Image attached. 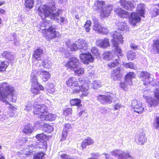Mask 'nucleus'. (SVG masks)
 <instances>
[{
	"label": "nucleus",
	"instance_id": "13d9d810",
	"mask_svg": "<svg viewBox=\"0 0 159 159\" xmlns=\"http://www.w3.org/2000/svg\"><path fill=\"white\" fill-rule=\"evenodd\" d=\"M155 121L156 122L154 123V126L156 128H158L159 127V117L156 118Z\"/></svg>",
	"mask_w": 159,
	"mask_h": 159
},
{
	"label": "nucleus",
	"instance_id": "774afa93",
	"mask_svg": "<svg viewBox=\"0 0 159 159\" xmlns=\"http://www.w3.org/2000/svg\"><path fill=\"white\" fill-rule=\"evenodd\" d=\"M38 89H40L41 90H43L44 89V87L42 86L41 85H40L39 84H38Z\"/></svg>",
	"mask_w": 159,
	"mask_h": 159
},
{
	"label": "nucleus",
	"instance_id": "79ce46f5",
	"mask_svg": "<svg viewBox=\"0 0 159 159\" xmlns=\"http://www.w3.org/2000/svg\"><path fill=\"white\" fill-rule=\"evenodd\" d=\"M119 30L123 31H126L128 30V28L125 23L121 22L118 26Z\"/></svg>",
	"mask_w": 159,
	"mask_h": 159
},
{
	"label": "nucleus",
	"instance_id": "2f4dec72",
	"mask_svg": "<svg viewBox=\"0 0 159 159\" xmlns=\"http://www.w3.org/2000/svg\"><path fill=\"white\" fill-rule=\"evenodd\" d=\"M25 2L24 5L26 8L31 9L33 7L34 0H25Z\"/></svg>",
	"mask_w": 159,
	"mask_h": 159
},
{
	"label": "nucleus",
	"instance_id": "0e129e2a",
	"mask_svg": "<svg viewBox=\"0 0 159 159\" xmlns=\"http://www.w3.org/2000/svg\"><path fill=\"white\" fill-rule=\"evenodd\" d=\"M47 91L48 93L51 94H53L55 93V90L53 88L48 89Z\"/></svg>",
	"mask_w": 159,
	"mask_h": 159
},
{
	"label": "nucleus",
	"instance_id": "9b49d317",
	"mask_svg": "<svg viewBox=\"0 0 159 159\" xmlns=\"http://www.w3.org/2000/svg\"><path fill=\"white\" fill-rule=\"evenodd\" d=\"M111 154L115 157H118V159H134L129 153L125 152L120 150L116 149L111 152Z\"/></svg>",
	"mask_w": 159,
	"mask_h": 159
},
{
	"label": "nucleus",
	"instance_id": "3c124183",
	"mask_svg": "<svg viewBox=\"0 0 159 159\" xmlns=\"http://www.w3.org/2000/svg\"><path fill=\"white\" fill-rule=\"evenodd\" d=\"M157 6L159 7V8H157L155 7L153 9V16L155 17L159 14V3L157 4Z\"/></svg>",
	"mask_w": 159,
	"mask_h": 159
},
{
	"label": "nucleus",
	"instance_id": "6e6552de",
	"mask_svg": "<svg viewBox=\"0 0 159 159\" xmlns=\"http://www.w3.org/2000/svg\"><path fill=\"white\" fill-rule=\"evenodd\" d=\"M33 112L34 115H38L41 120L42 116H44L47 114L48 110L47 107L45 105L34 104V105Z\"/></svg>",
	"mask_w": 159,
	"mask_h": 159
},
{
	"label": "nucleus",
	"instance_id": "6e6d98bb",
	"mask_svg": "<svg viewBox=\"0 0 159 159\" xmlns=\"http://www.w3.org/2000/svg\"><path fill=\"white\" fill-rule=\"evenodd\" d=\"M92 53L95 56L98 54V50L96 47H93L91 49Z\"/></svg>",
	"mask_w": 159,
	"mask_h": 159
},
{
	"label": "nucleus",
	"instance_id": "f03ea898",
	"mask_svg": "<svg viewBox=\"0 0 159 159\" xmlns=\"http://www.w3.org/2000/svg\"><path fill=\"white\" fill-rule=\"evenodd\" d=\"M66 84L67 86H71V89L73 93L82 92V96H87L89 94V89L90 84L88 81L83 78H79L78 80L75 77L68 78Z\"/></svg>",
	"mask_w": 159,
	"mask_h": 159
},
{
	"label": "nucleus",
	"instance_id": "f704fd0d",
	"mask_svg": "<svg viewBox=\"0 0 159 159\" xmlns=\"http://www.w3.org/2000/svg\"><path fill=\"white\" fill-rule=\"evenodd\" d=\"M42 65L45 68L49 69L51 67L52 62L48 60L45 59L43 60L42 62Z\"/></svg>",
	"mask_w": 159,
	"mask_h": 159
},
{
	"label": "nucleus",
	"instance_id": "49530a36",
	"mask_svg": "<svg viewBox=\"0 0 159 159\" xmlns=\"http://www.w3.org/2000/svg\"><path fill=\"white\" fill-rule=\"evenodd\" d=\"M36 137L38 140V141H43L44 140L46 136L43 133H41L37 134Z\"/></svg>",
	"mask_w": 159,
	"mask_h": 159
},
{
	"label": "nucleus",
	"instance_id": "69168bd1",
	"mask_svg": "<svg viewBox=\"0 0 159 159\" xmlns=\"http://www.w3.org/2000/svg\"><path fill=\"white\" fill-rule=\"evenodd\" d=\"M7 118L6 115L3 114H0V120H3Z\"/></svg>",
	"mask_w": 159,
	"mask_h": 159
},
{
	"label": "nucleus",
	"instance_id": "cd10ccee",
	"mask_svg": "<svg viewBox=\"0 0 159 159\" xmlns=\"http://www.w3.org/2000/svg\"><path fill=\"white\" fill-rule=\"evenodd\" d=\"M56 116V115L52 113L47 114L44 116H42L41 120H48L50 121H53L55 120Z\"/></svg>",
	"mask_w": 159,
	"mask_h": 159
},
{
	"label": "nucleus",
	"instance_id": "423d86ee",
	"mask_svg": "<svg viewBox=\"0 0 159 159\" xmlns=\"http://www.w3.org/2000/svg\"><path fill=\"white\" fill-rule=\"evenodd\" d=\"M76 43H72L70 41H69L66 43V44L71 51H75L79 49L81 52H84L88 50L87 44L84 40L80 39Z\"/></svg>",
	"mask_w": 159,
	"mask_h": 159
},
{
	"label": "nucleus",
	"instance_id": "dca6fc26",
	"mask_svg": "<svg viewBox=\"0 0 159 159\" xmlns=\"http://www.w3.org/2000/svg\"><path fill=\"white\" fill-rule=\"evenodd\" d=\"M79 65L78 60L76 57L70 58L66 64V66L70 70H73Z\"/></svg>",
	"mask_w": 159,
	"mask_h": 159
},
{
	"label": "nucleus",
	"instance_id": "4d7b16f0",
	"mask_svg": "<svg viewBox=\"0 0 159 159\" xmlns=\"http://www.w3.org/2000/svg\"><path fill=\"white\" fill-rule=\"evenodd\" d=\"M108 32V30L107 28L103 27L102 26L100 32L99 33H102L103 34H106Z\"/></svg>",
	"mask_w": 159,
	"mask_h": 159
},
{
	"label": "nucleus",
	"instance_id": "58836bf2",
	"mask_svg": "<svg viewBox=\"0 0 159 159\" xmlns=\"http://www.w3.org/2000/svg\"><path fill=\"white\" fill-rule=\"evenodd\" d=\"M33 106L32 102H29L25 103L24 108H23L24 110L29 111L31 110Z\"/></svg>",
	"mask_w": 159,
	"mask_h": 159
},
{
	"label": "nucleus",
	"instance_id": "4be33fe9",
	"mask_svg": "<svg viewBox=\"0 0 159 159\" xmlns=\"http://www.w3.org/2000/svg\"><path fill=\"white\" fill-rule=\"evenodd\" d=\"M92 19L94 23L93 26V30L96 32L99 33L100 32L102 26L98 23V19L93 17Z\"/></svg>",
	"mask_w": 159,
	"mask_h": 159
},
{
	"label": "nucleus",
	"instance_id": "0eeeda50",
	"mask_svg": "<svg viewBox=\"0 0 159 159\" xmlns=\"http://www.w3.org/2000/svg\"><path fill=\"white\" fill-rule=\"evenodd\" d=\"M143 97L149 103L150 106H155L159 103V89L156 88L154 91V96L156 99H153L148 96L149 93V91H144Z\"/></svg>",
	"mask_w": 159,
	"mask_h": 159
},
{
	"label": "nucleus",
	"instance_id": "412c9836",
	"mask_svg": "<svg viewBox=\"0 0 159 159\" xmlns=\"http://www.w3.org/2000/svg\"><path fill=\"white\" fill-rule=\"evenodd\" d=\"M115 12L119 16L122 18H127L129 16L128 12L120 8H117L114 9Z\"/></svg>",
	"mask_w": 159,
	"mask_h": 159
},
{
	"label": "nucleus",
	"instance_id": "9d476101",
	"mask_svg": "<svg viewBox=\"0 0 159 159\" xmlns=\"http://www.w3.org/2000/svg\"><path fill=\"white\" fill-rule=\"evenodd\" d=\"M37 71L35 70H33L31 75V82L32 87L31 91L32 93L35 94H37L39 93V90L38 86V81L37 77L36 75Z\"/></svg>",
	"mask_w": 159,
	"mask_h": 159
},
{
	"label": "nucleus",
	"instance_id": "20e7f679",
	"mask_svg": "<svg viewBox=\"0 0 159 159\" xmlns=\"http://www.w3.org/2000/svg\"><path fill=\"white\" fill-rule=\"evenodd\" d=\"M111 35L113 37L111 41L113 45V47L115 49V54L118 57L122 56L123 54L120 48L118 45L120 43L122 44L123 42V38L122 35L118 31L112 32Z\"/></svg>",
	"mask_w": 159,
	"mask_h": 159
},
{
	"label": "nucleus",
	"instance_id": "de8ad7c7",
	"mask_svg": "<svg viewBox=\"0 0 159 159\" xmlns=\"http://www.w3.org/2000/svg\"><path fill=\"white\" fill-rule=\"evenodd\" d=\"M117 60V59H116L113 62L108 63L107 66L108 68L111 69L117 66L119 63Z\"/></svg>",
	"mask_w": 159,
	"mask_h": 159
},
{
	"label": "nucleus",
	"instance_id": "a18cd8bd",
	"mask_svg": "<svg viewBox=\"0 0 159 159\" xmlns=\"http://www.w3.org/2000/svg\"><path fill=\"white\" fill-rule=\"evenodd\" d=\"M28 149L26 150L25 152H24V153L26 155H32V150L34 149L35 148L33 145H32L29 146H28Z\"/></svg>",
	"mask_w": 159,
	"mask_h": 159
},
{
	"label": "nucleus",
	"instance_id": "2eb2a0df",
	"mask_svg": "<svg viewBox=\"0 0 159 159\" xmlns=\"http://www.w3.org/2000/svg\"><path fill=\"white\" fill-rule=\"evenodd\" d=\"M131 108L132 111L140 114L142 112L144 109L142 107V103L136 100H134L132 101Z\"/></svg>",
	"mask_w": 159,
	"mask_h": 159
},
{
	"label": "nucleus",
	"instance_id": "09e8293b",
	"mask_svg": "<svg viewBox=\"0 0 159 159\" xmlns=\"http://www.w3.org/2000/svg\"><path fill=\"white\" fill-rule=\"evenodd\" d=\"M62 152H60L58 153V157L60 159H70V158L66 154H62Z\"/></svg>",
	"mask_w": 159,
	"mask_h": 159
},
{
	"label": "nucleus",
	"instance_id": "a878e982",
	"mask_svg": "<svg viewBox=\"0 0 159 159\" xmlns=\"http://www.w3.org/2000/svg\"><path fill=\"white\" fill-rule=\"evenodd\" d=\"M103 57L105 60H110L114 58L115 55L110 51H105L103 54Z\"/></svg>",
	"mask_w": 159,
	"mask_h": 159
},
{
	"label": "nucleus",
	"instance_id": "c03bdc74",
	"mask_svg": "<svg viewBox=\"0 0 159 159\" xmlns=\"http://www.w3.org/2000/svg\"><path fill=\"white\" fill-rule=\"evenodd\" d=\"M91 25V22L90 20H87L84 25V27L87 32H89L90 30V27Z\"/></svg>",
	"mask_w": 159,
	"mask_h": 159
},
{
	"label": "nucleus",
	"instance_id": "4468645a",
	"mask_svg": "<svg viewBox=\"0 0 159 159\" xmlns=\"http://www.w3.org/2000/svg\"><path fill=\"white\" fill-rule=\"evenodd\" d=\"M80 57L81 61L85 64L93 62L94 59L93 56L90 53H88L87 51L80 53Z\"/></svg>",
	"mask_w": 159,
	"mask_h": 159
},
{
	"label": "nucleus",
	"instance_id": "680f3d73",
	"mask_svg": "<svg viewBox=\"0 0 159 159\" xmlns=\"http://www.w3.org/2000/svg\"><path fill=\"white\" fill-rule=\"evenodd\" d=\"M130 47L131 48L134 50H136L138 48V45L133 43H131L130 44Z\"/></svg>",
	"mask_w": 159,
	"mask_h": 159
},
{
	"label": "nucleus",
	"instance_id": "f257e3e1",
	"mask_svg": "<svg viewBox=\"0 0 159 159\" xmlns=\"http://www.w3.org/2000/svg\"><path fill=\"white\" fill-rule=\"evenodd\" d=\"M55 10L54 5H52V7L51 8L47 5H42L38 10L39 16L43 20L41 24L39 25L40 28L39 31L42 32L46 39L49 41L61 36L58 32L56 31L52 22L49 20H44L46 17H49L52 20H58L60 14L62 13V10L58 9L57 11L54 12Z\"/></svg>",
	"mask_w": 159,
	"mask_h": 159
},
{
	"label": "nucleus",
	"instance_id": "c85d7f7f",
	"mask_svg": "<svg viewBox=\"0 0 159 159\" xmlns=\"http://www.w3.org/2000/svg\"><path fill=\"white\" fill-rule=\"evenodd\" d=\"M40 75L44 81H47L50 78V73L48 71L42 70L40 72Z\"/></svg>",
	"mask_w": 159,
	"mask_h": 159
},
{
	"label": "nucleus",
	"instance_id": "5701e85b",
	"mask_svg": "<svg viewBox=\"0 0 159 159\" xmlns=\"http://www.w3.org/2000/svg\"><path fill=\"white\" fill-rule=\"evenodd\" d=\"M136 141L139 145H143L146 141L145 134L141 133L138 134L136 138Z\"/></svg>",
	"mask_w": 159,
	"mask_h": 159
},
{
	"label": "nucleus",
	"instance_id": "39448f33",
	"mask_svg": "<svg viewBox=\"0 0 159 159\" xmlns=\"http://www.w3.org/2000/svg\"><path fill=\"white\" fill-rule=\"evenodd\" d=\"M145 8L143 4H139L137 8V12L132 13L129 18V21L130 24L135 26L140 22V16L143 17L144 14Z\"/></svg>",
	"mask_w": 159,
	"mask_h": 159
},
{
	"label": "nucleus",
	"instance_id": "e2e57ef3",
	"mask_svg": "<svg viewBox=\"0 0 159 159\" xmlns=\"http://www.w3.org/2000/svg\"><path fill=\"white\" fill-rule=\"evenodd\" d=\"M91 155L95 159H96L99 156V154L98 153H92Z\"/></svg>",
	"mask_w": 159,
	"mask_h": 159
},
{
	"label": "nucleus",
	"instance_id": "f3484780",
	"mask_svg": "<svg viewBox=\"0 0 159 159\" xmlns=\"http://www.w3.org/2000/svg\"><path fill=\"white\" fill-rule=\"evenodd\" d=\"M97 45L102 48H106L110 46L109 39L105 38L103 39H98L96 41Z\"/></svg>",
	"mask_w": 159,
	"mask_h": 159
},
{
	"label": "nucleus",
	"instance_id": "b1692460",
	"mask_svg": "<svg viewBox=\"0 0 159 159\" xmlns=\"http://www.w3.org/2000/svg\"><path fill=\"white\" fill-rule=\"evenodd\" d=\"M43 50L38 48L35 50L34 52L33 55L34 58L37 61H40L41 59V55L43 53Z\"/></svg>",
	"mask_w": 159,
	"mask_h": 159
},
{
	"label": "nucleus",
	"instance_id": "c756f323",
	"mask_svg": "<svg viewBox=\"0 0 159 159\" xmlns=\"http://www.w3.org/2000/svg\"><path fill=\"white\" fill-rule=\"evenodd\" d=\"M73 70L75 75L79 76L83 75L84 72V68L79 66V65Z\"/></svg>",
	"mask_w": 159,
	"mask_h": 159
},
{
	"label": "nucleus",
	"instance_id": "72a5a7b5",
	"mask_svg": "<svg viewBox=\"0 0 159 159\" xmlns=\"http://www.w3.org/2000/svg\"><path fill=\"white\" fill-rule=\"evenodd\" d=\"M43 141L37 142V143L38 144L35 145L36 147L40 148H46L47 146V142L45 141Z\"/></svg>",
	"mask_w": 159,
	"mask_h": 159
},
{
	"label": "nucleus",
	"instance_id": "f8f14e48",
	"mask_svg": "<svg viewBox=\"0 0 159 159\" xmlns=\"http://www.w3.org/2000/svg\"><path fill=\"white\" fill-rule=\"evenodd\" d=\"M138 0H120V2L121 6L128 10H132L135 5V2Z\"/></svg>",
	"mask_w": 159,
	"mask_h": 159
},
{
	"label": "nucleus",
	"instance_id": "7c9ffc66",
	"mask_svg": "<svg viewBox=\"0 0 159 159\" xmlns=\"http://www.w3.org/2000/svg\"><path fill=\"white\" fill-rule=\"evenodd\" d=\"M34 130L33 127L30 124L26 125L23 129V132L24 133L28 134L31 133Z\"/></svg>",
	"mask_w": 159,
	"mask_h": 159
},
{
	"label": "nucleus",
	"instance_id": "6ab92c4d",
	"mask_svg": "<svg viewBox=\"0 0 159 159\" xmlns=\"http://www.w3.org/2000/svg\"><path fill=\"white\" fill-rule=\"evenodd\" d=\"M98 99L102 103H106L110 104L112 102V98L109 95H100L98 97Z\"/></svg>",
	"mask_w": 159,
	"mask_h": 159
},
{
	"label": "nucleus",
	"instance_id": "ea45409f",
	"mask_svg": "<svg viewBox=\"0 0 159 159\" xmlns=\"http://www.w3.org/2000/svg\"><path fill=\"white\" fill-rule=\"evenodd\" d=\"M45 154L42 152H39L34 155L33 159H45Z\"/></svg>",
	"mask_w": 159,
	"mask_h": 159
},
{
	"label": "nucleus",
	"instance_id": "603ef678",
	"mask_svg": "<svg viewBox=\"0 0 159 159\" xmlns=\"http://www.w3.org/2000/svg\"><path fill=\"white\" fill-rule=\"evenodd\" d=\"M27 139L25 137L22 138L20 140L19 144L21 145L25 143L27 141Z\"/></svg>",
	"mask_w": 159,
	"mask_h": 159
},
{
	"label": "nucleus",
	"instance_id": "864d4df0",
	"mask_svg": "<svg viewBox=\"0 0 159 159\" xmlns=\"http://www.w3.org/2000/svg\"><path fill=\"white\" fill-rule=\"evenodd\" d=\"M2 55L5 56L7 59H10L11 58V53L8 52H4L3 53Z\"/></svg>",
	"mask_w": 159,
	"mask_h": 159
},
{
	"label": "nucleus",
	"instance_id": "7ed1b4c3",
	"mask_svg": "<svg viewBox=\"0 0 159 159\" xmlns=\"http://www.w3.org/2000/svg\"><path fill=\"white\" fill-rule=\"evenodd\" d=\"M14 88L7 83H2L0 84V101L8 103V101L15 102L17 99L13 93Z\"/></svg>",
	"mask_w": 159,
	"mask_h": 159
},
{
	"label": "nucleus",
	"instance_id": "1a4fd4ad",
	"mask_svg": "<svg viewBox=\"0 0 159 159\" xmlns=\"http://www.w3.org/2000/svg\"><path fill=\"white\" fill-rule=\"evenodd\" d=\"M141 79L144 85L151 84L155 86L156 84L154 83V79L150 77V74L147 72H141L140 74Z\"/></svg>",
	"mask_w": 159,
	"mask_h": 159
},
{
	"label": "nucleus",
	"instance_id": "052dcab7",
	"mask_svg": "<svg viewBox=\"0 0 159 159\" xmlns=\"http://www.w3.org/2000/svg\"><path fill=\"white\" fill-rule=\"evenodd\" d=\"M121 105L120 103H117L114 106V109L115 110H118L121 107Z\"/></svg>",
	"mask_w": 159,
	"mask_h": 159
},
{
	"label": "nucleus",
	"instance_id": "ddd939ff",
	"mask_svg": "<svg viewBox=\"0 0 159 159\" xmlns=\"http://www.w3.org/2000/svg\"><path fill=\"white\" fill-rule=\"evenodd\" d=\"M135 76L134 72H130L126 76L125 82L124 83H121L120 84V87L123 90L127 91L128 89L127 86L128 84L131 85L132 83L131 79L134 77Z\"/></svg>",
	"mask_w": 159,
	"mask_h": 159
},
{
	"label": "nucleus",
	"instance_id": "5fc2aeb1",
	"mask_svg": "<svg viewBox=\"0 0 159 159\" xmlns=\"http://www.w3.org/2000/svg\"><path fill=\"white\" fill-rule=\"evenodd\" d=\"M67 131L63 130L62 133V138L61 139V141L65 140L67 135Z\"/></svg>",
	"mask_w": 159,
	"mask_h": 159
},
{
	"label": "nucleus",
	"instance_id": "a19ab883",
	"mask_svg": "<svg viewBox=\"0 0 159 159\" xmlns=\"http://www.w3.org/2000/svg\"><path fill=\"white\" fill-rule=\"evenodd\" d=\"M80 100L78 98H75L70 100V103L72 105L78 106L80 105Z\"/></svg>",
	"mask_w": 159,
	"mask_h": 159
},
{
	"label": "nucleus",
	"instance_id": "bb28decb",
	"mask_svg": "<svg viewBox=\"0 0 159 159\" xmlns=\"http://www.w3.org/2000/svg\"><path fill=\"white\" fill-rule=\"evenodd\" d=\"M94 143L93 140L90 138H88L84 140L81 144V146L83 149L86 148L87 145H92Z\"/></svg>",
	"mask_w": 159,
	"mask_h": 159
},
{
	"label": "nucleus",
	"instance_id": "c9c22d12",
	"mask_svg": "<svg viewBox=\"0 0 159 159\" xmlns=\"http://www.w3.org/2000/svg\"><path fill=\"white\" fill-rule=\"evenodd\" d=\"M92 85L93 89H96L102 87V84L101 83L100 80H94L93 81Z\"/></svg>",
	"mask_w": 159,
	"mask_h": 159
},
{
	"label": "nucleus",
	"instance_id": "4c0bfd02",
	"mask_svg": "<svg viewBox=\"0 0 159 159\" xmlns=\"http://www.w3.org/2000/svg\"><path fill=\"white\" fill-rule=\"evenodd\" d=\"M8 65V63L6 61H0V72L5 71Z\"/></svg>",
	"mask_w": 159,
	"mask_h": 159
},
{
	"label": "nucleus",
	"instance_id": "e433bc0d",
	"mask_svg": "<svg viewBox=\"0 0 159 159\" xmlns=\"http://www.w3.org/2000/svg\"><path fill=\"white\" fill-rule=\"evenodd\" d=\"M153 48L155 52L159 53V39L154 42Z\"/></svg>",
	"mask_w": 159,
	"mask_h": 159
},
{
	"label": "nucleus",
	"instance_id": "aec40b11",
	"mask_svg": "<svg viewBox=\"0 0 159 159\" xmlns=\"http://www.w3.org/2000/svg\"><path fill=\"white\" fill-rule=\"evenodd\" d=\"M105 2L103 1H97L94 3L93 8L97 11H101L104 7H106Z\"/></svg>",
	"mask_w": 159,
	"mask_h": 159
},
{
	"label": "nucleus",
	"instance_id": "473e14b6",
	"mask_svg": "<svg viewBox=\"0 0 159 159\" xmlns=\"http://www.w3.org/2000/svg\"><path fill=\"white\" fill-rule=\"evenodd\" d=\"M136 53L133 51L129 50L127 53V57L129 60L131 61L136 58Z\"/></svg>",
	"mask_w": 159,
	"mask_h": 159
},
{
	"label": "nucleus",
	"instance_id": "8fccbe9b",
	"mask_svg": "<svg viewBox=\"0 0 159 159\" xmlns=\"http://www.w3.org/2000/svg\"><path fill=\"white\" fill-rule=\"evenodd\" d=\"M124 66L126 68L132 69H135L136 68V65L131 62L127 63L124 64Z\"/></svg>",
	"mask_w": 159,
	"mask_h": 159
},
{
	"label": "nucleus",
	"instance_id": "a211bd4d",
	"mask_svg": "<svg viewBox=\"0 0 159 159\" xmlns=\"http://www.w3.org/2000/svg\"><path fill=\"white\" fill-rule=\"evenodd\" d=\"M112 7L111 6L107 5L106 7H104L100 11V16L102 18H106L108 17L111 13V12L112 10Z\"/></svg>",
	"mask_w": 159,
	"mask_h": 159
},
{
	"label": "nucleus",
	"instance_id": "393cba45",
	"mask_svg": "<svg viewBox=\"0 0 159 159\" xmlns=\"http://www.w3.org/2000/svg\"><path fill=\"white\" fill-rule=\"evenodd\" d=\"M121 76V75L120 74V68H119L114 70L111 75V78L114 80H119Z\"/></svg>",
	"mask_w": 159,
	"mask_h": 159
},
{
	"label": "nucleus",
	"instance_id": "bf43d9fd",
	"mask_svg": "<svg viewBox=\"0 0 159 159\" xmlns=\"http://www.w3.org/2000/svg\"><path fill=\"white\" fill-rule=\"evenodd\" d=\"M71 128V126L70 124L67 123L66 124L64 125V130H65L67 131L68 129H70Z\"/></svg>",
	"mask_w": 159,
	"mask_h": 159
},
{
	"label": "nucleus",
	"instance_id": "37998d69",
	"mask_svg": "<svg viewBox=\"0 0 159 159\" xmlns=\"http://www.w3.org/2000/svg\"><path fill=\"white\" fill-rule=\"evenodd\" d=\"M43 129L45 132L49 133L53 130V128L50 125L46 124L44 125Z\"/></svg>",
	"mask_w": 159,
	"mask_h": 159
},
{
	"label": "nucleus",
	"instance_id": "338daca9",
	"mask_svg": "<svg viewBox=\"0 0 159 159\" xmlns=\"http://www.w3.org/2000/svg\"><path fill=\"white\" fill-rule=\"evenodd\" d=\"M65 112L68 115L71 114L72 113V110L70 108L67 109L65 111Z\"/></svg>",
	"mask_w": 159,
	"mask_h": 159
}]
</instances>
